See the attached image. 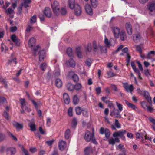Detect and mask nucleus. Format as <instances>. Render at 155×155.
<instances>
[{"mask_svg":"<svg viewBox=\"0 0 155 155\" xmlns=\"http://www.w3.org/2000/svg\"><path fill=\"white\" fill-rule=\"evenodd\" d=\"M134 47L136 49V50L139 51L140 53H142V50L140 46L138 45H135L134 46Z\"/></svg>","mask_w":155,"mask_h":155,"instance_id":"nucleus-52","label":"nucleus"},{"mask_svg":"<svg viewBox=\"0 0 155 155\" xmlns=\"http://www.w3.org/2000/svg\"><path fill=\"white\" fill-rule=\"evenodd\" d=\"M9 135V136L12 137V139L15 141H17V138L12 133H10Z\"/></svg>","mask_w":155,"mask_h":155,"instance_id":"nucleus-64","label":"nucleus"},{"mask_svg":"<svg viewBox=\"0 0 155 155\" xmlns=\"http://www.w3.org/2000/svg\"><path fill=\"white\" fill-rule=\"evenodd\" d=\"M13 124L17 129H21L23 127V125L22 124L17 122H13Z\"/></svg>","mask_w":155,"mask_h":155,"instance_id":"nucleus-22","label":"nucleus"},{"mask_svg":"<svg viewBox=\"0 0 155 155\" xmlns=\"http://www.w3.org/2000/svg\"><path fill=\"white\" fill-rule=\"evenodd\" d=\"M125 28L127 33L129 35L132 34V26L129 22H127L125 24Z\"/></svg>","mask_w":155,"mask_h":155,"instance_id":"nucleus-14","label":"nucleus"},{"mask_svg":"<svg viewBox=\"0 0 155 155\" xmlns=\"http://www.w3.org/2000/svg\"><path fill=\"white\" fill-rule=\"evenodd\" d=\"M21 149L25 154V155H29L28 151L25 150L22 146H21Z\"/></svg>","mask_w":155,"mask_h":155,"instance_id":"nucleus-54","label":"nucleus"},{"mask_svg":"<svg viewBox=\"0 0 155 155\" xmlns=\"http://www.w3.org/2000/svg\"><path fill=\"white\" fill-rule=\"evenodd\" d=\"M108 142L109 144L114 145L116 142H119V139L118 138L116 137L114 139L113 138H110L108 140Z\"/></svg>","mask_w":155,"mask_h":155,"instance_id":"nucleus-18","label":"nucleus"},{"mask_svg":"<svg viewBox=\"0 0 155 155\" xmlns=\"http://www.w3.org/2000/svg\"><path fill=\"white\" fill-rule=\"evenodd\" d=\"M120 35V39L121 40L124 41L126 39L127 37L124 31H121Z\"/></svg>","mask_w":155,"mask_h":155,"instance_id":"nucleus-33","label":"nucleus"},{"mask_svg":"<svg viewBox=\"0 0 155 155\" xmlns=\"http://www.w3.org/2000/svg\"><path fill=\"white\" fill-rule=\"evenodd\" d=\"M72 78L74 81H77L78 80V76L75 74H74L72 76Z\"/></svg>","mask_w":155,"mask_h":155,"instance_id":"nucleus-50","label":"nucleus"},{"mask_svg":"<svg viewBox=\"0 0 155 155\" xmlns=\"http://www.w3.org/2000/svg\"><path fill=\"white\" fill-rule=\"evenodd\" d=\"M116 104L118 109L117 110H119V111L121 112L123 110V105L117 102H116Z\"/></svg>","mask_w":155,"mask_h":155,"instance_id":"nucleus-37","label":"nucleus"},{"mask_svg":"<svg viewBox=\"0 0 155 155\" xmlns=\"http://www.w3.org/2000/svg\"><path fill=\"white\" fill-rule=\"evenodd\" d=\"M126 131L124 130H121L119 131L114 133L113 135V137H120L124 140H125V137L124 135L126 134Z\"/></svg>","mask_w":155,"mask_h":155,"instance_id":"nucleus-7","label":"nucleus"},{"mask_svg":"<svg viewBox=\"0 0 155 155\" xmlns=\"http://www.w3.org/2000/svg\"><path fill=\"white\" fill-rule=\"evenodd\" d=\"M115 124L117 128H119L121 127L120 124L119 123L118 120L117 119L115 120Z\"/></svg>","mask_w":155,"mask_h":155,"instance_id":"nucleus-56","label":"nucleus"},{"mask_svg":"<svg viewBox=\"0 0 155 155\" xmlns=\"http://www.w3.org/2000/svg\"><path fill=\"white\" fill-rule=\"evenodd\" d=\"M63 97L65 103L66 104H68L70 101V99L68 95L66 93H64L63 94Z\"/></svg>","mask_w":155,"mask_h":155,"instance_id":"nucleus-19","label":"nucleus"},{"mask_svg":"<svg viewBox=\"0 0 155 155\" xmlns=\"http://www.w3.org/2000/svg\"><path fill=\"white\" fill-rule=\"evenodd\" d=\"M84 139L87 142H89L91 140L95 144L97 143V142L94 137V133L91 134L89 131H86L84 136Z\"/></svg>","mask_w":155,"mask_h":155,"instance_id":"nucleus-3","label":"nucleus"},{"mask_svg":"<svg viewBox=\"0 0 155 155\" xmlns=\"http://www.w3.org/2000/svg\"><path fill=\"white\" fill-rule=\"evenodd\" d=\"M128 48L127 47L125 48L122 50V51L123 52L126 53V54L127 58V62L128 64H129L130 62L131 57L129 54L128 53Z\"/></svg>","mask_w":155,"mask_h":155,"instance_id":"nucleus-17","label":"nucleus"},{"mask_svg":"<svg viewBox=\"0 0 155 155\" xmlns=\"http://www.w3.org/2000/svg\"><path fill=\"white\" fill-rule=\"evenodd\" d=\"M32 29V27L31 26H30V25H28V26L27 27L26 30V31L27 32H29Z\"/></svg>","mask_w":155,"mask_h":155,"instance_id":"nucleus-61","label":"nucleus"},{"mask_svg":"<svg viewBox=\"0 0 155 155\" xmlns=\"http://www.w3.org/2000/svg\"><path fill=\"white\" fill-rule=\"evenodd\" d=\"M73 109L72 108L70 107L68 109V114L70 116H72L73 115Z\"/></svg>","mask_w":155,"mask_h":155,"instance_id":"nucleus-51","label":"nucleus"},{"mask_svg":"<svg viewBox=\"0 0 155 155\" xmlns=\"http://www.w3.org/2000/svg\"><path fill=\"white\" fill-rule=\"evenodd\" d=\"M85 9L87 14L90 15H93V10L89 4H87L85 5Z\"/></svg>","mask_w":155,"mask_h":155,"instance_id":"nucleus-13","label":"nucleus"},{"mask_svg":"<svg viewBox=\"0 0 155 155\" xmlns=\"http://www.w3.org/2000/svg\"><path fill=\"white\" fill-rule=\"evenodd\" d=\"M75 6L74 0H69V6L70 9H74Z\"/></svg>","mask_w":155,"mask_h":155,"instance_id":"nucleus-25","label":"nucleus"},{"mask_svg":"<svg viewBox=\"0 0 155 155\" xmlns=\"http://www.w3.org/2000/svg\"><path fill=\"white\" fill-rule=\"evenodd\" d=\"M14 12V10L11 8H9L6 11V13L8 14H12Z\"/></svg>","mask_w":155,"mask_h":155,"instance_id":"nucleus-58","label":"nucleus"},{"mask_svg":"<svg viewBox=\"0 0 155 155\" xmlns=\"http://www.w3.org/2000/svg\"><path fill=\"white\" fill-rule=\"evenodd\" d=\"M131 65L132 68V69L134 70V72L135 73L139 71V70L136 68L135 65V64L133 62H131Z\"/></svg>","mask_w":155,"mask_h":155,"instance_id":"nucleus-42","label":"nucleus"},{"mask_svg":"<svg viewBox=\"0 0 155 155\" xmlns=\"http://www.w3.org/2000/svg\"><path fill=\"white\" fill-rule=\"evenodd\" d=\"M91 4L92 7L95 8L98 5V3L97 0H90Z\"/></svg>","mask_w":155,"mask_h":155,"instance_id":"nucleus-23","label":"nucleus"},{"mask_svg":"<svg viewBox=\"0 0 155 155\" xmlns=\"http://www.w3.org/2000/svg\"><path fill=\"white\" fill-rule=\"evenodd\" d=\"M66 86L68 91H73L74 87L71 83H68L67 84Z\"/></svg>","mask_w":155,"mask_h":155,"instance_id":"nucleus-39","label":"nucleus"},{"mask_svg":"<svg viewBox=\"0 0 155 155\" xmlns=\"http://www.w3.org/2000/svg\"><path fill=\"white\" fill-rule=\"evenodd\" d=\"M40 49L39 46L38 45L33 49L34 54L36 55L37 52H38L39 55V60L40 61H41L45 57L46 52L44 50H42L39 51Z\"/></svg>","mask_w":155,"mask_h":155,"instance_id":"nucleus-1","label":"nucleus"},{"mask_svg":"<svg viewBox=\"0 0 155 155\" xmlns=\"http://www.w3.org/2000/svg\"><path fill=\"white\" fill-rule=\"evenodd\" d=\"M51 5L54 13L56 15H58L60 12L58 2L56 1H54L53 3L51 4Z\"/></svg>","mask_w":155,"mask_h":155,"instance_id":"nucleus-4","label":"nucleus"},{"mask_svg":"<svg viewBox=\"0 0 155 155\" xmlns=\"http://www.w3.org/2000/svg\"><path fill=\"white\" fill-rule=\"evenodd\" d=\"M66 147V143L63 140L60 141L59 143V147L60 150H63Z\"/></svg>","mask_w":155,"mask_h":155,"instance_id":"nucleus-20","label":"nucleus"},{"mask_svg":"<svg viewBox=\"0 0 155 155\" xmlns=\"http://www.w3.org/2000/svg\"><path fill=\"white\" fill-rule=\"evenodd\" d=\"M101 53H105L107 52V49L104 46H101L100 45V50Z\"/></svg>","mask_w":155,"mask_h":155,"instance_id":"nucleus-45","label":"nucleus"},{"mask_svg":"<svg viewBox=\"0 0 155 155\" xmlns=\"http://www.w3.org/2000/svg\"><path fill=\"white\" fill-rule=\"evenodd\" d=\"M138 92L141 95H143L149 103H150L151 101V97L149 95V93L147 91H141L140 89H137Z\"/></svg>","mask_w":155,"mask_h":155,"instance_id":"nucleus-6","label":"nucleus"},{"mask_svg":"<svg viewBox=\"0 0 155 155\" xmlns=\"http://www.w3.org/2000/svg\"><path fill=\"white\" fill-rule=\"evenodd\" d=\"M74 12L75 14L77 16H80L82 12V9L80 6L78 4H76L74 8Z\"/></svg>","mask_w":155,"mask_h":155,"instance_id":"nucleus-8","label":"nucleus"},{"mask_svg":"<svg viewBox=\"0 0 155 155\" xmlns=\"http://www.w3.org/2000/svg\"><path fill=\"white\" fill-rule=\"evenodd\" d=\"M36 21V16L35 15H34L30 19V21L31 23H35Z\"/></svg>","mask_w":155,"mask_h":155,"instance_id":"nucleus-48","label":"nucleus"},{"mask_svg":"<svg viewBox=\"0 0 155 155\" xmlns=\"http://www.w3.org/2000/svg\"><path fill=\"white\" fill-rule=\"evenodd\" d=\"M20 101L21 105V107L23 110L21 111V113H24V110H25L28 112H30L31 111L30 109L27 107V104L26 102L25 99L20 98Z\"/></svg>","mask_w":155,"mask_h":155,"instance_id":"nucleus-5","label":"nucleus"},{"mask_svg":"<svg viewBox=\"0 0 155 155\" xmlns=\"http://www.w3.org/2000/svg\"><path fill=\"white\" fill-rule=\"evenodd\" d=\"M16 59L15 58H14L13 59L9 60L8 62V63L9 64H14L15 65H16L17 64L16 61Z\"/></svg>","mask_w":155,"mask_h":155,"instance_id":"nucleus-43","label":"nucleus"},{"mask_svg":"<svg viewBox=\"0 0 155 155\" xmlns=\"http://www.w3.org/2000/svg\"><path fill=\"white\" fill-rule=\"evenodd\" d=\"M141 105L143 108L145 109H146L148 106L146 105V102L145 101H143L141 102Z\"/></svg>","mask_w":155,"mask_h":155,"instance_id":"nucleus-63","label":"nucleus"},{"mask_svg":"<svg viewBox=\"0 0 155 155\" xmlns=\"http://www.w3.org/2000/svg\"><path fill=\"white\" fill-rule=\"evenodd\" d=\"M6 102V99L3 97L0 96V105H2Z\"/></svg>","mask_w":155,"mask_h":155,"instance_id":"nucleus-47","label":"nucleus"},{"mask_svg":"<svg viewBox=\"0 0 155 155\" xmlns=\"http://www.w3.org/2000/svg\"><path fill=\"white\" fill-rule=\"evenodd\" d=\"M31 0H23L22 5L25 8L29 7V4L30 3Z\"/></svg>","mask_w":155,"mask_h":155,"instance_id":"nucleus-34","label":"nucleus"},{"mask_svg":"<svg viewBox=\"0 0 155 155\" xmlns=\"http://www.w3.org/2000/svg\"><path fill=\"white\" fill-rule=\"evenodd\" d=\"M66 64L68 65L71 67H74L75 65V63L74 60L73 59H70L68 61L66 62Z\"/></svg>","mask_w":155,"mask_h":155,"instance_id":"nucleus-24","label":"nucleus"},{"mask_svg":"<svg viewBox=\"0 0 155 155\" xmlns=\"http://www.w3.org/2000/svg\"><path fill=\"white\" fill-rule=\"evenodd\" d=\"M123 86L127 92H131L133 90V86L132 85H129L127 83H124Z\"/></svg>","mask_w":155,"mask_h":155,"instance_id":"nucleus-12","label":"nucleus"},{"mask_svg":"<svg viewBox=\"0 0 155 155\" xmlns=\"http://www.w3.org/2000/svg\"><path fill=\"white\" fill-rule=\"evenodd\" d=\"M70 136V130L69 129L67 130L65 133V137L67 139H68Z\"/></svg>","mask_w":155,"mask_h":155,"instance_id":"nucleus-38","label":"nucleus"},{"mask_svg":"<svg viewBox=\"0 0 155 155\" xmlns=\"http://www.w3.org/2000/svg\"><path fill=\"white\" fill-rule=\"evenodd\" d=\"M92 50V48L91 43L88 44L86 47V52H90Z\"/></svg>","mask_w":155,"mask_h":155,"instance_id":"nucleus-40","label":"nucleus"},{"mask_svg":"<svg viewBox=\"0 0 155 155\" xmlns=\"http://www.w3.org/2000/svg\"><path fill=\"white\" fill-rule=\"evenodd\" d=\"M7 151L11 153V155H14L16 152V150L14 148L9 147L7 149Z\"/></svg>","mask_w":155,"mask_h":155,"instance_id":"nucleus-31","label":"nucleus"},{"mask_svg":"<svg viewBox=\"0 0 155 155\" xmlns=\"http://www.w3.org/2000/svg\"><path fill=\"white\" fill-rule=\"evenodd\" d=\"M5 135L2 133H0V142L5 139Z\"/></svg>","mask_w":155,"mask_h":155,"instance_id":"nucleus-59","label":"nucleus"},{"mask_svg":"<svg viewBox=\"0 0 155 155\" xmlns=\"http://www.w3.org/2000/svg\"><path fill=\"white\" fill-rule=\"evenodd\" d=\"M3 116L6 119L8 120V114L7 111H5L4 112Z\"/></svg>","mask_w":155,"mask_h":155,"instance_id":"nucleus-60","label":"nucleus"},{"mask_svg":"<svg viewBox=\"0 0 155 155\" xmlns=\"http://www.w3.org/2000/svg\"><path fill=\"white\" fill-rule=\"evenodd\" d=\"M35 40L34 38H32L30 39L28 42V45L30 47H33L35 44Z\"/></svg>","mask_w":155,"mask_h":155,"instance_id":"nucleus-30","label":"nucleus"},{"mask_svg":"<svg viewBox=\"0 0 155 155\" xmlns=\"http://www.w3.org/2000/svg\"><path fill=\"white\" fill-rule=\"evenodd\" d=\"M144 137H145V140H147L148 141H149L150 142L152 141V139L151 137H149L148 136H147L146 134V133L145 131H144Z\"/></svg>","mask_w":155,"mask_h":155,"instance_id":"nucleus-55","label":"nucleus"},{"mask_svg":"<svg viewBox=\"0 0 155 155\" xmlns=\"http://www.w3.org/2000/svg\"><path fill=\"white\" fill-rule=\"evenodd\" d=\"M147 9L150 15H155V2H149L147 5Z\"/></svg>","mask_w":155,"mask_h":155,"instance_id":"nucleus-2","label":"nucleus"},{"mask_svg":"<svg viewBox=\"0 0 155 155\" xmlns=\"http://www.w3.org/2000/svg\"><path fill=\"white\" fill-rule=\"evenodd\" d=\"M76 51L78 57L80 58H81L82 56L81 51V48L80 47L77 48L76 49Z\"/></svg>","mask_w":155,"mask_h":155,"instance_id":"nucleus-35","label":"nucleus"},{"mask_svg":"<svg viewBox=\"0 0 155 155\" xmlns=\"http://www.w3.org/2000/svg\"><path fill=\"white\" fill-rule=\"evenodd\" d=\"M104 43L106 46L108 47H109L110 46H113L111 42L108 40L106 36H105Z\"/></svg>","mask_w":155,"mask_h":155,"instance_id":"nucleus-26","label":"nucleus"},{"mask_svg":"<svg viewBox=\"0 0 155 155\" xmlns=\"http://www.w3.org/2000/svg\"><path fill=\"white\" fill-rule=\"evenodd\" d=\"M29 126L31 130L34 131L36 130L35 124L34 123L32 122L30 123Z\"/></svg>","mask_w":155,"mask_h":155,"instance_id":"nucleus-41","label":"nucleus"},{"mask_svg":"<svg viewBox=\"0 0 155 155\" xmlns=\"http://www.w3.org/2000/svg\"><path fill=\"white\" fill-rule=\"evenodd\" d=\"M81 107H77L75 108V111L77 114L78 115H80L81 114V111H83Z\"/></svg>","mask_w":155,"mask_h":155,"instance_id":"nucleus-44","label":"nucleus"},{"mask_svg":"<svg viewBox=\"0 0 155 155\" xmlns=\"http://www.w3.org/2000/svg\"><path fill=\"white\" fill-rule=\"evenodd\" d=\"M46 66V63H44L41 64L40 67V68L42 71H45Z\"/></svg>","mask_w":155,"mask_h":155,"instance_id":"nucleus-57","label":"nucleus"},{"mask_svg":"<svg viewBox=\"0 0 155 155\" xmlns=\"http://www.w3.org/2000/svg\"><path fill=\"white\" fill-rule=\"evenodd\" d=\"M67 53L68 55L71 57L72 55V49L70 48H68L67 50Z\"/></svg>","mask_w":155,"mask_h":155,"instance_id":"nucleus-46","label":"nucleus"},{"mask_svg":"<svg viewBox=\"0 0 155 155\" xmlns=\"http://www.w3.org/2000/svg\"><path fill=\"white\" fill-rule=\"evenodd\" d=\"M141 38V36L139 33L135 34L133 37V39L135 42L139 41Z\"/></svg>","mask_w":155,"mask_h":155,"instance_id":"nucleus-28","label":"nucleus"},{"mask_svg":"<svg viewBox=\"0 0 155 155\" xmlns=\"http://www.w3.org/2000/svg\"><path fill=\"white\" fill-rule=\"evenodd\" d=\"M100 45L97 44L95 41H94L93 42V48L94 51L97 53L100 51Z\"/></svg>","mask_w":155,"mask_h":155,"instance_id":"nucleus-10","label":"nucleus"},{"mask_svg":"<svg viewBox=\"0 0 155 155\" xmlns=\"http://www.w3.org/2000/svg\"><path fill=\"white\" fill-rule=\"evenodd\" d=\"M82 87L81 85L79 83L77 84L74 86V88L76 90H78L80 89Z\"/></svg>","mask_w":155,"mask_h":155,"instance_id":"nucleus-49","label":"nucleus"},{"mask_svg":"<svg viewBox=\"0 0 155 155\" xmlns=\"http://www.w3.org/2000/svg\"><path fill=\"white\" fill-rule=\"evenodd\" d=\"M120 112L117 109L114 108L113 110L110 111V115L112 116H114L116 117L120 118L121 115L120 114Z\"/></svg>","mask_w":155,"mask_h":155,"instance_id":"nucleus-9","label":"nucleus"},{"mask_svg":"<svg viewBox=\"0 0 155 155\" xmlns=\"http://www.w3.org/2000/svg\"><path fill=\"white\" fill-rule=\"evenodd\" d=\"M145 110H146L148 111L152 112L154 110L150 106H147Z\"/></svg>","mask_w":155,"mask_h":155,"instance_id":"nucleus-62","label":"nucleus"},{"mask_svg":"<svg viewBox=\"0 0 155 155\" xmlns=\"http://www.w3.org/2000/svg\"><path fill=\"white\" fill-rule=\"evenodd\" d=\"M77 124V121L76 119L75 118H74L72 121V126L74 127H75L76 126Z\"/></svg>","mask_w":155,"mask_h":155,"instance_id":"nucleus-53","label":"nucleus"},{"mask_svg":"<svg viewBox=\"0 0 155 155\" xmlns=\"http://www.w3.org/2000/svg\"><path fill=\"white\" fill-rule=\"evenodd\" d=\"M136 138L140 139V141H142L143 143H145L143 138V137H144V134L143 135L138 133H137L136 134Z\"/></svg>","mask_w":155,"mask_h":155,"instance_id":"nucleus-27","label":"nucleus"},{"mask_svg":"<svg viewBox=\"0 0 155 155\" xmlns=\"http://www.w3.org/2000/svg\"><path fill=\"white\" fill-rule=\"evenodd\" d=\"M11 39L17 46H19L20 45V40L15 35L11 36Z\"/></svg>","mask_w":155,"mask_h":155,"instance_id":"nucleus-11","label":"nucleus"},{"mask_svg":"<svg viewBox=\"0 0 155 155\" xmlns=\"http://www.w3.org/2000/svg\"><path fill=\"white\" fill-rule=\"evenodd\" d=\"M92 147L89 146L86 147L84 150L85 154L87 155L91 152Z\"/></svg>","mask_w":155,"mask_h":155,"instance_id":"nucleus-36","label":"nucleus"},{"mask_svg":"<svg viewBox=\"0 0 155 155\" xmlns=\"http://www.w3.org/2000/svg\"><path fill=\"white\" fill-rule=\"evenodd\" d=\"M113 32L114 37L116 38H118L120 34L119 28L117 27H114L113 28Z\"/></svg>","mask_w":155,"mask_h":155,"instance_id":"nucleus-15","label":"nucleus"},{"mask_svg":"<svg viewBox=\"0 0 155 155\" xmlns=\"http://www.w3.org/2000/svg\"><path fill=\"white\" fill-rule=\"evenodd\" d=\"M125 102L126 105L128 107L130 108H132L134 110H136L137 109V107L134 105L130 103L127 100H125Z\"/></svg>","mask_w":155,"mask_h":155,"instance_id":"nucleus-21","label":"nucleus"},{"mask_svg":"<svg viewBox=\"0 0 155 155\" xmlns=\"http://www.w3.org/2000/svg\"><path fill=\"white\" fill-rule=\"evenodd\" d=\"M55 85L58 88L61 87L62 84V82L61 80L59 79H57L55 80Z\"/></svg>","mask_w":155,"mask_h":155,"instance_id":"nucleus-29","label":"nucleus"},{"mask_svg":"<svg viewBox=\"0 0 155 155\" xmlns=\"http://www.w3.org/2000/svg\"><path fill=\"white\" fill-rule=\"evenodd\" d=\"M43 12L48 17H50L52 15V13L50 8L48 7H46L43 11Z\"/></svg>","mask_w":155,"mask_h":155,"instance_id":"nucleus-16","label":"nucleus"},{"mask_svg":"<svg viewBox=\"0 0 155 155\" xmlns=\"http://www.w3.org/2000/svg\"><path fill=\"white\" fill-rule=\"evenodd\" d=\"M79 100L78 96L77 95H74L73 98V104L75 105L78 104L79 103Z\"/></svg>","mask_w":155,"mask_h":155,"instance_id":"nucleus-32","label":"nucleus"}]
</instances>
